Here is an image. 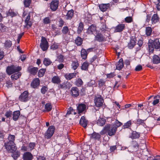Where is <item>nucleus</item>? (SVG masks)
<instances>
[{
  "label": "nucleus",
  "mask_w": 160,
  "mask_h": 160,
  "mask_svg": "<svg viewBox=\"0 0 160 160\" xmlns=\"http://www.w3.org/2000/svg\"><path fill=\"white\" fill-rule=\"evenodd\" d=\"M16 15V14L12 9H9L7 13V16H10L11 17Z\"/></svg>",
  "instance_id": "obj_39"
},
{
  "label": "nucleus",
  "mask_w": 160,
  "mask_h": 160,
  "mask_svg": "<svg viewBox=\"0 0 160 160\" xmlns=\"http://www.w3.org/2000/svg\"><path fill=\"white\" fill-rule=\"evenodd\" d=\"M142 69V67L141 65H139L136 67L135 70L136 71H141Z\"/></svg>",
  "instance_id": "obj_58"
},
{
  "label": "nucleus",
  "mask_w": 160,
  "mask_h": 160,
  "mask_svg": "<svg viewBox=\"0 0 160 160\" xmlns=\"http://www.w3.org/2000/svg\"><path fill=\"white\" fill-rule=\"evenodd\" d=\"M117 130V127L114 125H108L105 126L103 130L100 132V133L103 134L105 133V132H107L108 135L112 136L115 134Z\"/></svg>",
  "instance_id": "obj_1"
},
{
  "label": "nucleus",
  "mask_w": 160,
  "mask_h": 160,
  "mask_svg": "<svg viewBox=\"0 0 160 160\" xmlns=\"http://www.w3.org/2000/svg\"><path fill=\"white\" fill-rule=\"evenodd\" d=\"M110 5L109 3L102 4L99 5V8L102 11L104 12L106 11L107 9L110 7Z\"/></svg>",
  "instance_id": "obj_19"
},
{
  "label": "nucleus",
  "mask_w": 160,
  "mask_h": 160,
  "mask_svg": "<svg viewBox=\"0 0 160 160\" xmlns=\"http://www.w3.org/2000/svg\"><path fill=\"white\" fill-rule=\"evenodd\" d=\"M59 46L58 43H54L51 46V48L53 50H55L58 48Z\"/></svg>",
  "instance_id": "obj_43"
},
{
  "label": "nucleus",
  "mask_w": 160,
  "mask_h": 160,
  "mask_svg": "<svg viewBox=\"0 0 160 160\" xmlns=\"http://www.w3.org/2000/svg\"><path fill=\"white\" fill-rule=\"evenodd\" d=\"M12 83L10 81H7L6 83V86L8 88H11L12 86Z\"/></svg>",
  "instance_id": "obj_57"
},
{
  "label": "nucleus",
  "mask_w": 160,
  "mask_h": 160,
  "mask_svg": "<svg viewBox=\"0 0 160 160\" xmlns=\"http://www.w3.org/2000/svg\"><path fill=\"white\" fill-rule=\"evenodd\" d=\"M123 67V60L122 58L120 59L118 62L117 64L116 65V68L118 70H120Z\"/></svg>",
  "instance_id": "obj_24"
},
{
  "label": "nucleus",
  "mask_w": 160,
  "mask_h": 160,
  "mask_svg": "<svg viewBox=\"0 0 160 160\" xmlns=\"http://www.w3.org/2000/svg\"><path fill=\"white\" fill-rule=\"evenodd\" d=\"M72 85L69 82H66L59 84L58 86V88L59 89H67L69 88Z\"/></svg>",
  "instance_id": "obj_12"
},
{
  "label": "nucleus",
  "mask_w": 160,
  "mask_h": 160,
  "mask_svg": "<svg viewBox=\"0 0 160 160\" xmlns=\"http://www.w3.org/2000/svg\"><path fill=\"white\" fill-rule=\"evenodd\" d=\"M52 82L54 83L58 84L61 82V80L58 76H55L52 78Z\"/></svg>",
  "instance_id": "obj_30"
},
{
  "label": "nucleus",
  "mask_w": 160,
  "mask_h": 160,
  "mask_svg": "<svg viewBox=\"0 0 160 160\" xmlns=\"http://www.w3.org/2000/svg\"><path fill=\"white\" fill-rule=\"evenodd\" d=\"M35 146V143L33 142L30 143L29 144L28 147L30 148V150H32L34 149Z\"/></svg>",
  "instance_id": "obj_55"
},
{
  "label": "nucleus",
  "mask_w": 160,
  "mask_h": 160,
  "mask_svg": "<svg viewBox=\"0 0 160 160\" xmlns=\"http://www.w3.org/2000/svg\"><path fill=\"white\" fill-rule=\"evenodd\" d=\"M40 85V80L38 78L35 79L31 82V85L33 88H36Z\"/></svg>",
  "instance_id": "obj_17"
},
{
  "label": "nucleus",
  "mask_w": 160,
  "mask_h": 160,
  "mask_svg": "<svg viewBox=\"0 0 160 160\" xmlns=\"http://www.w3.org/2000/svg\"><path fill=\"white\" fill-rule=\"evenodd\" d=\"M52 107L51 104L49 103H46L45 105V111L47 112H49L51 110Z\"/></svg>",
  "instance_id": "obj_38"
},
{
  "label": "nucleus",
  "mask_w": 160,
  "mask_h": 160,
  "mask_svg": "<svg viewBox=\"0 0 160 160\" xmlns=\"http://www.w3.org/2000/svg\"><path fill=\"white\" fill-rule=\"evenodd\" d=\"M76 85L80 87L83 84V82L80 78H78L76 81Z\"/></svg>",
  "instance_id": "obj_45"
},
{
  "label": "nucleus",
  "mask_w": 160,
  "mask_h": 160,
  "mask_svg": "<svg viewBox=\"0 0 160 160\" xmlns=\"http://www.w3.org/2000/svg\"><path fill=\"white\" fill-rule=\"evenodd\" d=\"M45 72V69H40L38 72V76L39 77H42L43 76Z\"/></svg>",
  "instance_id": "obj_42"
},
{
  "label": "nucleus",
  "mask_w": 160,
  "mask_h": 160,
  "mask_svg": "<svg viewBox=\"0 0 160 160\" xmlns=\"http://www.w3.org/2000/svg\"><path fill=\"white\" fill-rule=\"evenodd\" d=\"M122 125V123L119 121H118V120H117L115 122V125H114L116 127H117V128L118 127L121 126Z\"/></svg>",
  "instance_id": "obj_59"
},
{
  "label": "nucleus",
  "mask_w": 160,
  "mask_h": 160,
  "mask_svg": "<svg viewBox=\"0 0 160 160\" xmlns=\"http://www.w3.org/2000/svg\"><path fill=\"white\" fill-rule=\"evenodd\" d=\"M88 85L89 87H93L96 86V83L94 80H91L89 82H88Z\"/></svg>",
  "instance_id": "obj_48"
},
{
  "label": "nucleus",
  "mask_w": 160,
  "mask_h": 160,
  "mask_svg": "<svg viewBox=\"0 0 160 160\" xmlns=\"http://www.w3.org/2000/svg\"><path fill=\"white\" fill-rule=\"evenodd\" d=\"M54 126H50L45 134L46 138H50L54 133Z\"/></svg>",
  "instance_id": "obj_8"
},
{
  "label": "nucleus",
  "mask_w": 160,
  "mask_h": 160,
  "mask_svg": "<svg viewBox=\"0 0 160 160\" xmlns=\"http://www.w3.org/2000/svg\"><path fill=\"white\" fill-rule=\"evenodd\" d=\"M77 73L76 72L66 74L65 76L67 79L70 80L76 77Z\"/></svg>",
  "instance_id": "obj_21"
},
{
  "label": "nucleus",
  "mask_w": 160,
  "mask_h": 160,
  "mask_svg": "<svg viewBox=\"0 0 160 160\" xmlns=\"http://www.w3.org/2000/svg\"><path fill=\"white\" fill-rule=\"evenodd\" d=\"M50 20L49 17H46L43 19V23L45 24H48L50 22Z\"/></svg>",
  "instance_id": "obj_52"
},
{
  "label": "nucleus",
  "mask_w": 160,
  "mask_h": 160,
  "mask_svg": "<svg viewBox=\"0 0 160 160\" xmlns=\"http://www.w3.org/2000/svg\"><path fill=\"white\" fill-rule=\"evenodd\" d=\"M21 76V73L18 72L17 73L12 74L11 76V78L12 80H17Z\"/></svg>",
  "instance_id": "obj_29"
},
{
  "label": "nucleus",
  "mask_w": 160,
  "mask_h": 160,
  "mask_svg": "<svg viewBox=\"0 0 160 160\" xmlns=\"http://www.w3.org/2000/svg\"><path fill=\"white\" fill-rule=\"evenodd\" d=\"M143 122L144 120L141 119H138L137 121V124L139 125L143 123Z\"/></svg>",
  "instance_id": "obj_64"
},
{
  "label": "nucleus",
  "mask_w": 160,
  "mask_h": 160,
  "mask_svg": "<svg viewBox=\"0 0 160 160\" xmlns=\"http://www.w3.org/2000/svg\"><path fill=\"white\" fill-rule=\"evenodd\" d=\"M5 29V27L1 23H0V31L4 32Z\"/></svg>",
  "instance_id": "obj_61"
},
{
  "label": "nucleus",
  "mask_w": 160,
  "mask_h": 160,
  "mask_svg": "<svg viewBox=\"0 0 160 160\" xmlns=\"http://www.w3.org/2000/svg\"><path fill=\"white\" fill-rule=\"evenodd\" d=\"M13 148H9V147H8L7 146L6 147V149L9 152H10L12 153V156L13 158L14 159L16 160L17 159V158L19 157L20 153L18 151H17V148L16 147V149L14 150L13 151L12 150L13 149Z\"/></svg>",
  "instance_id": "obj_5"
},
{
  "label": "nucleus",
  "mask_w": 160,
  "mask_h": 160,
  "mask_svg": "<svg viewBox=\"0 0 160 160\" xmlns=\"http://www.w3.org/2000/svg\"><path fill=\"white\" fill-rule=\"evenodd\" d=\"M19 99L20 101L24 102H26L28 100V92L27 91L23 92L20 96Z\"/></svg>",
  "instance_id": "obj_9"
},
{
  "label": "nucleus",
  "mask_w": 160,
  "mask_h": 160,
  "mask_svg": "<svg viewBox=\"0 0 160 160\" xmlns=\"http://www.w3.org/2000/svg\"><path fill=\"white\" fill-rule=\"evenodd\" d=\"M20 115V112L19 111L14 112L12 114L13 120L15 121L17 120Z\"/></svg>",
  "instance_id": "obj_27"
},
{
  "label": "nucleus",
  "mask_w": 160,
  "mask_h": 160,
  "mask_svg": "<svg viewBox=\"0 0 160 160\" xmlns=\"http://www.w3.org/2000/svg\"><path fill=\"white\" fill-rule=\"evenodd\" d=\"M12 112L11 111H7L5 113V115L8 118H10L12 116Z\"/></svg>",
  "instance_id": "obj_50"
},
{
  "label": "nucleus",
  "mask_w": 160,
  "mask_h": 160,
  "mask_svg": "<svg viewBox=\"0 0 160 160\" xmlns=\"http://www.w3.org/2000/svg\"><path fill=\"white\" fill-rule=\"evenodd\" d=\"M80 124L83 126L84 128H86L87 124H88V121L85 119V117L84 116H82L81 117L80 121H79Z\"/></svg>",
  "instance_id": "obj_18"
},
{
  "label": "nucleus",
  "mask_w": 160,
  "mask_h": 160,
  "mask_svg": "<svg viewBox=\"0 0 160 160\" xmlns=\"http://www.w3.org/2000/svg\"><path fill=\"white\" fill-rule=\"evenodd\" d=\"M5 46L7 47H10L12 45V42L10 41H6L5 43Z\"/></svg>",
  "instance_id": "obj_53"
},
{
  "label": "nucleus",
  "mask_w": 160,
  "mask_h": 160,
  "mask_svg": "<svg viewBox=\"0 0 160 160\" xmlns=\"http://www.w3.org/2000/svg\"><path fill=\"white\" fill-rule=\"evenodd\" d=\"M31 0H24V6L26 7H29L31 4Z\"/></svg>",
  "instance_id": "obj_49"
},
{
  "label": "nucleus",
  "mask_w": 160,
  "mask_h": 160,
  "mask_svg": "<svg viewBox=\"0 0 160 160\" xmlns=\"http://www.w3.org/2000/svg\"><path fill=\"white\" fill-rule=\"evenodd\" d=\"M33 158L32 154L29 152H25L23 155V160H32Z\"/></svg>",
  "instance_id": "obj_14"
},
{
  "label": "nucleus",
  "mask_w": 160,
  "mask_h": 160,
  "mask_svg": "<svg viewBox=\"0 0 160 160\" xmlns=\"http://www.w3.org/2000/svg\"><path fill=\"white\" fill-rule=\"evenodd\" d=\"M48 88L46 86H43L42 87L41 89V92L42 94H44L48 90Z\"/></svg>",
  "instance_id": "obj_44"
},
{
  "label": "nucleus",
  "mask_w": 160,
  "mask_h": 160,
  "mask_svg": "<svg viewBox=\"0 0 160 160\" xmlns=\"http://www.w3.org/2000/svg\"><path fill=\"white\" fill-rule=\"evenodd\" d=\"M73 10H71L68 11L66 15V18L67 19H71L73 15Z\"/></svg>",
  "instance_id": "obj_26"
},
{
  "label": "nucleus",
  "mask_w": 160,
  "mask_h": 160,
  "mask_svg": "<svg viewBox=\"0 0 160 160\" xmlns=\"http://www.w3.org/2000/svg\"><path fill=\"white\" fill-rule=\"evenodd\" d=\"M105 84L104 81L102 79H100L98 81V85L100 87L102 86Z\"/></svg>",
  "instance_id": "obj_56"
},
{
  "label": "nucleus",
  "mask_w": 160,
  "mask_h": 160,
  "mask_svg": "<svg viewBox=\"0 0 160 160\" xmlns=\"http://www.w3.org/2000/svg\"><path fill=\"white\" fill-rule=\"evenodd\" d=\"M26 24V26L27 27V28H29L31 27L32 25V23L31 21H30L28 22Z\"/></svg>",
  "instance_id": "obj_60"
},
{
  "label": "nucleus",
  "mask_w": 160,
  "mask_h": 160,
  "mask_svg": "<svg viewBox=\"0 0 160 160\" xmlns=\"http://www.w3.org/2000/svg\"><path fill=\"white\" fill-rule=\"evenodd\" d=\"M136 43V39L135 38L131 39L130 42L128 45V48L130 49L132 48L135 45Z\"/></svg>",
  "instance_id": "obj_23"
},
{
  "label": "nucleus",
  "mask_w": 160,
  "mask_h": 160,
  "mask_svg": "<svg viewBox=\"0 0 160 160\" xmlns=\"http://www.w3.org/2000/svg\"><path fill=\"white\" fill-rule=\"evenodd\" d=\"M64 23V22L62 20V19H60L59 21V27H61L63 25Z\"/></svg>",
  "instance_id": "obj_63"
},
{
  "label": "nucleus",
  "mask_w": 160,
  "mask_h": 160,
  "mask_svg": "<svg viewBox=\"0 0 160 160\" xmlns=\"http://www.w3.org/2000/svg\"><path fill=\"white\" fill-rule=\"evenodd\" d=\"M38 68L36 67H30L28 68V70L29 72L32 74L35 75L37 72L38 70Z\"/></svg>",
  "instance_id": "obj_22"
},
{
  "label": "nucleus",
  "mask_w": 160,
  "mask_h": 160,
  "mask_svg": "<svg viewBox=\"0 0 160 160\" xmlns=\"http://www.w3.org/2000/svg\"><path fill=\"white\" fill-rule=\"evenodd\" d=\"M73 110L71 108H70L69 109V111H68L67 114L66 115L67 116L68 115H69L70 114H73Z\"/></svg>",
  "instance_id": "obj_62"
},
{
  "label": "nucleus",
  "mask_w": 160,
  "mask_h": 160,
  "mask_svg": "<svg viewBox=\"0 0 160 160\" xmlns=\"http://www.w3.org/2000/svg\"><path fill=\"white\" fill-rule=\"evenodd\" d=\"M83 28V25L82 22H81L79 23L77 31L78 33L80 34L81 33Z\"/></svg>",
  "instance_id": "obj_36"
},
{
  "label": "nucleus",
  "mask_w": 160,
  "mask_h": 160,
  "mask_svg": "<svg viewBox=\"0 0 160 160\" xmlns=\"http://www.w3.org/2000/svg\"><path fill=\"white\" fill-rule=\"evenodd\" d=\"M48 44L46 38L42 36L41 40L40 47L43 51H46L48 48Z\"/></svg>",
  "instance_id": "obj_6"
},
{
  "label": "nucleus",
  "mask_w": 160,
  "mask_h": 160,
  "mask_svg": "<svg viewBox=\"0 0 160 160\" xmlns=\"http://www.w3.org/2000/svg\"><path fill=\"white\" fill-rule=\"evenodd\" d=\"M159 18L157 14H155L152 16L151 21L152 24H155L159 22Z\"/></svg>",
  "instance_id": "obj_20"
},
{
  "label": "nucleus",
  "mask_w": 160,
  "mask_h": 160,
  "mask_svg": "<svg viewBox=\"0 0 160 160\" xmlns=\"http://www.w3.org/2000/svg\"><path fill=\"white\" fill-rule=\"evenodd\" d=\"M124 28L125 25L124 24H118L115 28L114 32H120L124 29Z\"/></svg>",
  "instance_id": "obj_16"
},
{
  "label": "nucleus",
  "mask_w": 160,
  "mask_h": 160,
  "mask_svg": "<svg viewBox=\"0 0 160 160\" xmlns=\"http://www.w3.org/2000/svg\"><path fill=\"white\" fill-rule=\"evenodd\" d=\"M21 69V68L18 66L12 65L8 67L7 68L6 71L8 74L10 75L14 73L19 72Z\"/></svg>",
  "instance_id": "obj_4"
},
{
  "label": "nucleus",
  "mask_w": 160,
  "mask_h": 160,
  "mask_svg": "<svg viewBox=\"0 0 160 160\" xmlns=\"http://www.w3.org/2000/svg\"><path fill=\"white\" fill-rule=\"evenodd\" d=\"M95 105L98 107L102 106L103 102V99L100 95H97L94 100Z\"/></svg>",
  "instance_id": "obj_7"
},
{
  "label": "nucleus",
  "mask_w": 160,
  "mask_h": 160,
  "mask_svg": "<svg viewBox=\"0 0 160 160\" xmlns=\"http://www.w3.org/2000/svg\"><path fill=\"white\" fill-rule=\"evenodd\" d=\"M77 110L79 114L83 112L84 113L86 111V105L82 103L79 104L77 107Z\"/></svg>",
  "instance_id": "obj_10"
},
{
  "label": "nucleus",
  "mask_w": 160,
  "mask_h": 160,
  "mask_svg": "<svg viewBox=\"0 0 160 160\" xmlns=\"http://www.w3.org/2000/svg\"><path fill=\"white\" fill-rule=\"evenodd\" d=\"M81 56L83 59H85L87 58L88 53L87 51L84 49H82L81 51Z\"/></svg>",
  "instance_id": "obj_32"
},
{
  "label": "nucleus",
  "mask_w": 160,
  "mask_h": 160,
  "mask_svg": "<svg viewBox=\"0 0 160 160\" xmlns=\"http://www.w3.org/2000/svg\"><path fill=\"white\" fill-rule=\"evenodd\" d=\"M153 62L155 64H158L160 62V58L157 55L154 56L153 57Z\"/></svg>",
  "instance_id": "obj_34"
},
{
  "label": "nucleus",
  "mask_w": 160,
  "mask_h": 160,
  "mask_svg": "<svg viewBox=\"0 0 160 160\" xmlns=\"http://www.w3.org/2000/svg\"><path fill=\"white\" fill-rule=\"evenodd\" d=\"M58 6V2L57 0L52 1L51 3L50 8L53 11H56Z\"/></svg>",
  "instance_id": "obj_11"
},
{
  "label": "nucleus",
  "mask_w": 160,
  "mask_h": 160,
  "mask_svg": "<svg viewBox=\"0 0 160 160\" xmlns=\"http://www.w3.org/2000/svg\"><path fill=\"white\" fill-rule=\"evenodd\" d=\"M91 137L92 138L99 139L100 137V136L98 133H93Z\"/></svg>",
  "instance_id": "obj_41"
},
{
  "label": "nucleus",
  "mask_w": 160,
  "mask_h": 160,
  "mask_svg": "<svg viewBox=\"0 0 160 160\" xmlns=\"http://www.w3.org/2000/svg\"><path fill=\"white\" fill-rule=\"evenodd\" d=\"M72 96L74 97H77L79 94L78 89L77 87H73L71 90Z\"/></svg>",
  "instance_id": "obj_13"
},
{
  "label": "nucleus",
  "mask_w": 160,
  "mask_h": 160,
  "mask_svg": "<svg viewBox=\"0 0 160 160\" xmlns=\"http://www.w3.org/2000/svg\"><path fill=\"white\" fill-rule=\"evenodd\" d=\"M96 27L93 25L90 26L88 28L87 33L88 34H94L96 33Z\"/></svg>",
  "instance_id": "obj_15"
},
{
  "label": "nucleus",
  "mask_w": 160,
  "mask_h": 160,
  "mask_svg": "<svg viewBox=\"0 0 160 160\" xmlns=\"http://www.w3.org/2000/svg\"><path fill=\"white\" fill-rule=\"evenodd\" d=\"M79 64L77 60L73 61L71 64L72 68L74 70H76L78 67Z\"/></svg>",
  "instance_id": "obj_31"
},
{
  "label": "nucleus",
  "mask_w": 160,
  "mask_h": 160,
  "mask_svg": "<svg viewBox=\"0 0 160 160\" xmlns=\"http://www.w3.org/2000/svg\"><path fill=\"white\" fill-rule=\"evenodd\" d=\"M132 19L131 17H128L125 18V21L128 23H130L132 21Z\"/></svg>",
  "instance_id": "obj_54"
},
{
  "label": "nucleus",
  "mask_w": 160,
  "mask_h": 160,
  "mask_svg": "<svg viewBox=\"0 0 160 160\" xmlns=\"http://www.w3.org/2000/svg\"><path fill=\"white\" fill-rule=\"evenodd\" d=\"M89 63L87 62H84L81 66V69L82 70H87L89 66Z\"/></svg>",
  "instance_id": "obj_37"
},
{
  "label": "nucleus",
  "mask_w": 160,
  "mask_h": 160,
  "mask_svg": "<svg viewBox=\"0 0 160 160\" xmlns=\"http://www.w3.org/2000/svg\"><path fill=\"white\" fill-rule=\"evenodd\" d=\"M139 134L136 132H133L132 134V138L133 139L138 138L139 137Z\"/></svg>",
  "instance_id": "obj_47"
},
{
  "label": "nucleus",
  "mask_w": 160,
  "mask_h": 160,
  "mask_svg": "<svg viewBox=\"0 0 160 160\" xmlns=\"http://www.w3.org/2000/svg\"><path fill=\"white\" fill-rule=\"evenodd\" d=\"M52 61L49 58H45L43 61V63L46 66H48L50 64Z\"/></svg>",
  "instance_id": "obj_35"
},
{
  "label": "nucleus",
  "mask_w": 160,
  "mask_h": 160,
  "mask_svg": "<svg viewBox=\"0 0 160 160\" xmlns=\"http://www.w3.org/2000/svg\"><path fill=\"white\" fill-rule=\"evenodd\" d=\"M148 48L150 52L152 53L154 48L160 50V43L158 39H156L152 42L148 44Z\"/></svg>",
  "instance_id": "obj_3"
},
{
  "label": "nucleus",
  "mask_w": 160,
  "mask_h": 160,
  "mask_svg": "<svg viewBox=\"0 0 160 160\" xmlns=\"http://www.w3.org/2000/svg\"><path fill=\"white\" fill-rule=\"evenodd\" d=\"M69 30L67 26L64 27L62 29V32L64 34H66L67 33Z\"/></svg>",
  "instance_id": "obj_51"
},
{
  "label": "nucleus",
  "mask_w": 160,
  "mask_h": 160,
  "mask_svg": "<svg viewBox=\"0 0 160 160\" xmlns=\"http://www.w3.org/2000/svg\"><path fill=\"white\" fill-rule=\"evenodd\" d=\"M152 28L150 27H147L146 28V33L147 36H150L152 32Z\"/></svg>",
  "instance_id": "obj_40"
},
{
  "label": "nucleus",
  "mask_w": 160,
  "mask_h": 160,
  "mask_svg": "<svg viewBox=\"0 0 160 160\" xmlns=\"http://www.w3.org/2000/svg\"><path fill=\"white\" fill-rule=\"evenodd\" d=\"M105 119L99 117L97 121V124L100 126H103L105 124Z\"/></svg>",
  "instance_id": "obj_28"
},
{
  "label": "nucleus",
  "mask_w": 160,
  "mask_h": 160,
  "mask_svg": "<svg viewBox=\"0 0 160 160\" xmlns=\"http://www.w3.org/2000/svg\"><path fill=\"white\" fill-rule=\"evenodd\" d=\"M132 124V122L131 120L128 121L123 125L124 128H129Z\"/></svg>",
  "instance_id": "obj_46"
},
{
  "label": "nucleus",
  "mask_w": 160,
  "mask_h": 160,
  "mask_svg": "<svg viewBox=\"0 0 160 160\" xmlns=\"http://www.w3.org/2000/svg\"><path fill=\"white\" fill-rule=\"evenodd\" d=\"M82 38L79 37H78L75 40V42L77 45L80 46L82 44Z\"/></svg>",
  "instance_id": "obj_33"
},
{
  "label": "nucleus",
  "mask_w": 160,
  "mask_h": 160,
  "mask_svg": "<svg viewBox=\"0 0 160 160\" xmlns=\"http://www.w3.org/2000/svg\"><path fill=\"white\" fill-rule=\"evenodd\" d=\"M8 142H7L4 143V146L6 149L7 146L9 148H13V149H16V146L14 142L15 140V136L13 135H9L8 137Z\"/></svg>",
  "instance_id": "obj_2"
},
{
  "label": "nucleus",
  "mask_w": 160,
  "mask_h": 160,
  "mask_svg": "<svg viewBox=\"0 0 160 160\" xmlns=\"http://www.w3.org/2000/svg\"><path fill=\"white\" fill-rule=\"evenodd\" d=\"M95 40L99 42H101L104 40V38L101 33H98L95 36Z\"/></svg>",
  "instance_id": "obj_25"
}]
</instances>
